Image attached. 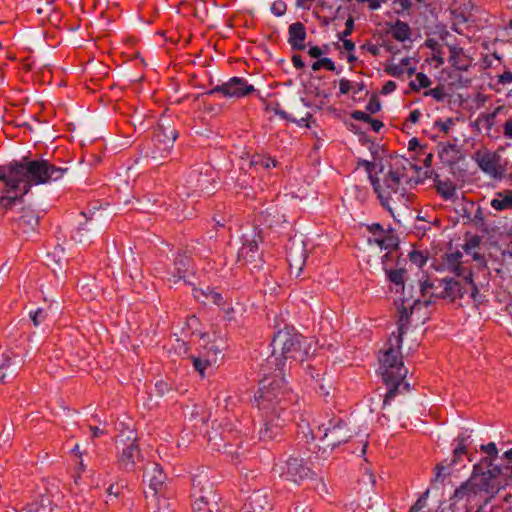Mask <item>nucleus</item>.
Masks as SVG:
<instances>
[{
    "label": "nucleus",
    "instance_id": "bb28decb",
    "mask_svg": "<svg viewBox=\"0 0 512 512\" xmlns=\"http://www.w3.org/2000/svg\"><path fill=\"white\" fill-rule=\"evenodd\" d=\"M261 236L254 234L251 239L245 237L242 247L238 252L239 258H242L245 262H252L259 250V243L261 242Z\"/></svg>",
    "mask_w": 512,
    "mask_h": 512
},
{
    "label": "nucleus",
    "instance_id": "f03ea898",
    "mask_svg": "<svg viewBox=\"0 0 512 512\" xmlns=\"http://www.w3.org/2000/svg\"><path fill=\"white\" fill-rule=\"evenodd\" d=\"M277 368L271 375H264L260 381L258 395L255 396L258 408L265 417L264 427L260 430V439L264 441L276 438L284 425L285 419L281 413L286 409V403L291 400V391L287 388L283 368Z\"/></svg>",
    "mask_w": 512,
    "mask_h": 512
},
{
    "label": "nucleus",
    "instance_id": "774afa93",
    "mask_svg": "<svg viewBox=\"0 0 512 512\" xmlns=\"http://www.w3.org/2000/svg\"><path fill=\"white\" fill-rule=\"evenodd\" d=\"M366 109L370 112V113H376L379 111L380 109V104L379 102L377 101H370L367 106H366Z\"/></svg>",
    "mask_w": 512,
    "mask_h": 512
},
{
    "label": "nucleus",
    "instance_id": "338daca9",
    "mask_svg": "<svg viewBox=\"0 0 512 512\" xmlns=\"http://www.w3.org/2000/svg\"><path fill=\"white\" fill-rule=\"evenodd\" d=\"M368 124H370L371 129L375 132H379L380 129L383 127V123L380 120L373 119L372 117Z\"/></svg>",
    "mask_w": 512,
    "mask_h": 512
},
{
    "label": "nucleus",
    "instance_id": "09e8293b",
    "mask_svg": "<svg viewBox=\"0 0 512 512\" xmlns=\"http://www.w3.org/2000/svg\"><path fill=\"white\" fill-rule=\"evenodd\" d=\"M501 134L506 139L512 140V119L508 118L502 123Z\"/></svg>",
    "mask_w": 512,
    "mask_h": 512
},
{
    "label": "nucleus",
    "instance_id": "20e7f679",
    "mask_svg": "<svg viewBox=\"0 0 512 512\" xmlns=\"http://www.w3.org/2000/svg\"><path fill=\"white\" fill-rule=\"evenodd\" d=\"M67 168L58 167L46 159L32 160L23 157L0 166V180H7L9 189H22L28 194L33 186L58 181L67 172Z\"/></svg>",
    "mask_w": 512,
    "mask_h": 512
},
{
    "label": "nucleus",
    "instance_id": "dca6fc26",
    "mask_svg": "<svg viewBox=\"0 0 512 512\" xmlns=\"http://www.w3.org/2000/svg\"><path fill=\"white\" fill-rule=\"evenodd\" d=\"M444 286H438L439 292L444 293V299H449L450 301L454 302L457 299L464 298L465 294L469 292V297L473 300H476V298H473L471 296V289L466 284V281H463L462 284L459 281H455L453 279H443ZM478 294H475V297H477Z\"/></svg>",
    "mask_w": 512,
    "mask_h": 512
},
{
    "label": "nucleus",
    "instance_id": "e433bc0d",
    "mask_svg": "<svg viewBox=\"0 0 512 512\" xmlns=\"http://www.w3.org/2000/svg\"><path fill=\"white\" fill-rule=\"evenodd\" d=\"M423 96L431 97L436 102L439 103L445 102L450 97L449 93L447 92V89L442 84H439L432 89L424 91Z\"/></svg>",
    "mask_w": 512,
    "mask_h": 512
},
{
    "label": "nucleus",
    "instance_id": "5fc2aeb1",
    "mask_svg": "<svg viewBox=\"0 0 512 512\" xmlns=\"http://www.w3.org/2000/svg\"><path fill=\"white\" fill-rule=\"evenodd\" d=\"M479 243H480V240L477 236L475 237H472L470 240H468L465 245H464V250L466 253H471L472 251H474L476 248H478L479 246Z\"/></svg>",
    "mask_w": 512,
    "mask_h": 512
},
{
    "label": "nucleus",
    "instance_id": "a211bd4d",
    "mask_svg": "<svg viewBox=\"0 0 512 512\" xmlns=\"http://www.w3.org/2000/svg\"><path fill=\"white\" fill-rule=\"evenodd\" d=\"M245 512H270L272 504L267 492L254 491L244 504Z\"/></svg>",
    "mask_w": 512,
    "mask_h": 512
},
{
    "label": "nucleus",
    "instance_id": "9d476101",
    "mask_svg": "<svg viewBox=\"0 0 512 512\" xmlns=\"http://www.w3.org/2000/svg\"><path fill=\"white\" fill-rule=\"evenodd\" d=\"M255 91L253 85L248 84L242 77H232L221 85H216L207 92L208 95L221 94L226 98H243Z\"/></svg>",
    "mask_w": 512,
    "mask_h": 512
},
{
    "label": "nucleus",
    "instance_id": "a19ab883",
    "mask_svg": "<svg viewBox=\"0 0 512 512\" xmlns=\"http://www.w3.org/2000/svg\"><path fill=\"white\" fill-rule=\"evenodd\" d=\"M454 125L455 120L453 118H446L445 120L438 119L434 123V127L443 135H447Z\"/></svg>",
    "mask_w": 512,
    "mask_h": 512
},
{
    "label": "nucleus",
    "instance_id": "de8ad7c7",
    "mask_svg": "<svg viewBox=\"0 0 512 512\" xmlns=\"http://www.w3.org/2000/svg\"><path fill=\"white\" fill-rule=\"evenodd\" d=\"M367 230L374 236V238L381 237L387 232V230H385L379 223L368 225Z\"/></svg>",
    "mask_w": 512,
    "mask_h": 512
},
{
    "label": "nucleus",
    "instance_id": "680f3d73",
    "mask_svg": "<svg viewBox=\"0 0 512 512\" xmlns=\"http://www.w3.org/2000/svg\"><path fill=\"white\" fill-rule=\"evenodd\" d=\"M292 63L296 69H303L305 67V63L300 55H293Z\"/></svg>",
    "mask_w": 512,
    "mask_h": 512
},
{
    "label": "nucleus",
    "instance_id": "b1692460",
    "mask_svg": "<svg viewBox=\"0 0 512 512\" xmlns=\"http://www.w3.org/2000/svg\"><path fill=\"white\" fill-rule=\"evenodd\" d=\"M449 59L450 65L459 71H466L472 63V59L465 53L463 48L458 46H449Z\"/></svg>",
    "mask_w": 512,
    "mask_h": 512
},
{
    "label": "nucleus",
    "instance_id": "4be33fe9",
    "mask_svg": "<svg viewBox=\"0 0 512 512\" xmlns=\"http://www.w3.org/2000/svg\"><path fill=\"white\" fill-rule=\"evenodd\" d=\"M192 260L186 253H178L173 262V270L171 271L172 281L174 283L185 279L189 272H192Z\"/></svg>",
    "mask_w": 512,
    "mask_h": 512
},
{
    "label": "nucleus",
    "instance_id": "cd10ccee",
    "mask_svg": "<svg viewBox=\"0 0 512 512\" xmlns=\"http://www.w3.org/2000/svg\"><path fill=\"white\" fill-rule=\"evenodd\" d=\"M390 253H386L382 257L383 269L385 271L387 279L395 284L398 288H404V275L405 270L403 268L393 269L392 265L389 264Z\"/></svg>",
    "mask_w": 512,
    "mask_h": 512
},
{
    "label": "nucleus",
    "instance_id": "c9c22d12",
    "mask_svg": "<svg viewBox=\"0 0 512 512\" xmlns=\"http://www.w3.org/2000/svg\"><path fill=\"white\" fill-rule=\"evenodd\" d=\"M276 165V159L263 154H254L250 159V166L255 168H263L268 170L271 167H276Z\"/></svg>",
    "mask_w": 512,
    "mask_h": 512
},
{
    "label": "nucleus",
    "instance_id": "2f4dec72",
    "mask_svg": "<svg viewBox=\"0 0 512 512\" xmlns=\"http://www.w3.org/2000/svg\"><path fill=\"white\" fill-rule=\"evenodd\" d=\"M39 224V217L34 210L23 209L22 214L18 219V226L23 229V232L34 230Z\"/></svg>",
    "mask_w": 512,
    "mask_h": 512
},
{
    "label": "nucleus",
    "instance_id": "412c9836",
    "mask_svg": "<svg viewBox=\"0 0 512 512\" xmlns=\"http://www.w3.org/2000/svg\"><path fill=\"white\" fill-rule=\"evenodd\" d=\"M209 183L207 175H203L198 169H192L188 172L185 179L186 195L190 196L197 192L203 191Z\"/></svg>",
    "mask_w": 512,
    "mask_h": 512
},
{
    "label": "nucleus",
    "instance_id": "2eb2a0df",
    "mask_svg": "<svg viewBox=\"0 0 512 512\" xmlns=\"http://www.w3.org/2000/svg\"><path fill=\"white\" fill-rule=\"evenodd\" d=\"M78 226L72 232V239L78 243H90L92 240V236L94 232H97L99 229L96 227L95 223L97 219L95 218V213L92 212L87 215L85 212H81L79 214Z\"/></svg>",
    "mask_w": 512,
    "mask_h": 512
},
{
    "label": "nucleus",
    "instance_id": "a18cd8bd",
    "mask_svg": "<svg viewBox=\"0 0 512 512\" xmlns=\"http://www.w3.org/2000/svg\"><path fill=\"white\" fill-rule=\"evenodd\" d=\"M354 85L353 82H351L348 79L342 78L339 80V92L341 95H346L349 92L353 91L354 93H357V91H354Z\"/></svg>",
    "mask_w": 512,
    "mask_h": 512
},
{
    "label": "nucleus",
    "instance_id": "f704fd0d",
    "mask_svg": "<svg viewBox=\"0 0 512 512\" xmlns=\"http://www.w3.org/2000/svg\"><path fill=\"white\" fill-rule=\"evenodd\" d=\"M493 496L489 495H482V499L476 506H472L471 509H468L466 511L465 509L461 510H454V507L452 506V502L450 503V507L453 512H504L503 508L501 506H490L487 510V502L490 500ZM452 501V498L450 499Z\"/></svg>",
    "mask_w": 512,
    "mask_h": 512
},
{
    "label": "nucleus",
    "instance_id": "f8f14e48",
    "mask_svg": "<svg viewBox=\"0 0 512 512\" xmlns=\"http://www.w3.org/2000/svg\"><path fill=\"white\" fill-rule=\"evenodd\" d=\"M472 159L478 167L493 179H501L504 174L500 160L501 157L496 152L489 150H477L474 152Z\"/></svg>",
    "mask_w": 512,
    "mask_h": 512
},
{
    "label": "nucleus",
    "instance_id": "58836bf2",
    "mask_svg": "<svg viewBox=\"0 0 512 512\" xmlns=\"http://www.w3.org/2000/svg\"><path fill=\"white\" fill-rule=\"evenodd\" d=\"M438 193L446 200L456 197V187L449 181H441L437 184Z\"/></svg>",
    "mask_w": 512,
    "mask_h": 512
},
{
    "label": "nucleus",
    "instance_id": "f3484780",
    "mask_svg": "<svg viewBox=\"0 0 512 512\" xmlns=\"http://www.w3.org/2000/svg\"><path fill=\"white\" fill-rule=\"evenodd\" d=\"M0 211L7 212L17 203H22L26 194H22V189H9L7 180H0Z\"/></svg>",
    "mask_w": 512,
    "mask_h": 512
},
{
    "label": "nucleus",
    "instance_id": "37998d69",
    "mask_svg": "<svg viewBox=\"0 0 512 512\" xmlns=\"http://www.w3.org/2000/svg\"><path fill=\"white\" fill-rule=\"evenodd\" d=\"M411 263L415 264L418 268H422L427 261V258L419 251H412L409 253Z\"/></svg>",
    "mask_w": 512,
    "mask_h": 512
},
{
    "label": "nucleus",
    "instance_id": "39448f33",
    "mask_svg": "<svg viewBox=\"0 0 512 512\" xmlns=\"http://www.w3.org/2000/svg\"><path fill=\"white\" fill-rule=\"evenodd\" d=\"M402 339L395 336V332L389 337L382 355L379 358L380 371L383 381L388 386L383 405H388L396 396L400 385L407 375L401 356Z\"/></svg>",
    "mask_w": 512,
    "mask_h": 512
},
{
    "label": "nucleus",
    "instance_id": "0e129e2a",
    "mask_svg": "<svg viewBox=\"0 0 512 512\" xmlns=\"http://www.w3.org/2000/svg\"><path fill=\"white\" fill-rule=\"evenodd\" d=\"M432 59L434 62H436L437 66H441L444 64V58L441 54V51L439 49L433 51Z\"/></svg>",
    "mask_w": 512,
    "mask_h": 512
},
{
    "label": "nucleus",
    "instance_id": "3c124183",
    "mask_svg": "<svg viewBox=\"0 0 512 512\" xmlns=\"http://www.w3.org/2000/svg\"><path fill=\"white\" fill-rule=\"evenodd\" d=\"M209 290H212L210 287H207L206 289L201 288H195L193 290V295L197 300L205 301L209 299Z\"/></svg>",
    "mask_w": 512,
    "mask_h": 512
},
{
    "label": "nucleus",
    "instance_id": "0eeeda50",
    "mask_svg": "<svg viewBox=\"0 0 512 512\" xmlns=\"http://www.w3.org/2000/svg\"><path fill=\"white\" fill-rule=\"evenodd\" d=\"M117 460L118 469L126 472L135 471L139 464L143 462V454L140 450L137 435L130 430L125 436H117Z\"/></svg>",
    "mask_w": 512,
    "mask_h": 512
},
{
    "label": "nucleus",
    "instance_id": "49530a36",
    "mask_svg": "<svg viewBox=\"0 0 512 512\" xmlns=\"http://www.w3.org/2000/svg\"><path fill=\"white\" fill-rule=\"evenodd\" d=\"M29 316H30L34 326H38L46 318V312L43 309L38 308L35 311H31L29 313Z\"/></svg>",
    "mask_w": 512,
    "mask_h": 512
},
{
    "label": "nucleus",
    "instance_id": "4c0bfd02",
    "mask_svg": "<svg viewBox=\"0 0 512 512\" xmlns=\"http://www.w3.org/2000/svg\"><path fill=\"white\" fill-rule=\"evenodd\" d=\"M432 84L431 79L423 72H418L415 74V79L409 83L410 88L419 92L421 89H426Z\"/></svg>",
    "mask_w": 512,
    "mask_h": 512
},
{
    "label": "nucleus",
    "instance_id": "4468645a",
    "mask_svg": "<svg viewBox=\"0 0 512 512\" xmlns=\"http://www.w3.org/2000/svg\"><path fill=\"white\" fill-rule=\"evenodd\" d=\"M466 454L467 450L466 445L464 444V439H459V443L455 447L451 459H446L436 465L434 481H443L447 476L451 475L454 467L461 464L463 457Z\"/></svg>",
    "mask_w": 512,
    "mask_h": 512
},
{
    "label": "nucleus",
    "instance_id": "4d7b16f0",
    "mask_svg": "<svg viewBox=\"0 0 512 512\" xmlns=\"http://www.w3.org/2000/svg\"><path fill=\"white\" fill-rule=\"evenodd\" d=\"M361 49L362 50H366L372 56H378L380 54V48L377 45H375L373 43H370V42H367V43L363 44L361 46Z\"/></svg>",
    "mask_w": 512,
    "mask_h": 512
},
{
    "label": "nucleus",
    "instance_id": "603ef678",
    "mask_svg": "<svg viewBox=\"0 0 512 512\" xmlns=\"http://www.w3.org/2000/svg\"><path fill=\"white\" fill-rule=\"evenodd\" d=\"M351 118L365 123H368L371 120V116L368 113L360 110L353 111L351 113Z\"/></svg>",
    "mask_w": 512,
    "mask_h": 512
},
{
    "label": "nucleus",
    "instance_id": "e2e57ef3",
    "mask_svg": "<svg viewBox=\"0 0 512 512\" xmlns=\"http://www.w3.org/2000/svg\"><path fill=\"white\" fill-rule=\"evenodd\" d=\"M308 54L312 58H319L323 54V51L318 46H312L308 49Z\"/></svg>",
    "mask_w": 512,
    "mask_h": 512
},
{
    "label": "nucleus",
    "instance_id": "473e14b6",
    "mask_svg": "<svg viewBox=\"0 0 512 512\" xmlns=\"http://www.w3.org/2000/svg\"><path fill=\"white\" fill-rule=\"evenodd\" d=\"M52 501L49 496L41 495L39 499L26 504L25 512H51Z\"/></svg>",
    "mask_w": 512,
    "mask_h": 512
},
{
    "label": "nucleus",
    "instance_id": "9b49d317",
    "mask_svg": "<svg viewBox=\"0 0 512 512\" xmlns=\"http://www.w3.org/2000/svg\"><path fill=\"white\" fill-rule=\"evenodd\" d=\"M275 471L283 479L294 483H299L312 474L311 469L304 464L303 460L296 457H289L286 461L276 464Z\"/></svg>",
    "mask_w": 512,
    "mask_h": 512
},
{
    "label": "nucleus",
    "instance_id": "393cba45",
    "mask_svg": "<svg viewBox=\"0 0 512 512\" xmlns=\"http://www.w3.org/2000/svg\"><path fill=\"white\" fill-rule=\"evenodd\" d=\"M420 302V300H415L413 301V304L408 303V305H406L405 301H403L401 306L398 307V329L397 333H395V336H400V339H402L403 334L409 327L410 315L412 314L414 307L419 305Z\"/></svg>",
    "mask_w": 512,
    "mask_h": 512
},
{
    "label": "nucleus",
    "instance_id": "79ce46f5",
    "mask_svg": "<svg viewBox=\"0 0 512 512\" xmlns=\"http://www.w3.org/2000/svg\"><path fill=\"white\" fill-rule=\"evenodd\" d=\"M321 68H325L328 71H335V63L330 58H321L312 64L313 71H319Z\"/></svg>",
    "mask_w": 512,
    "mask_h": 512
},
{
    "label": "nucleus",
    "instance_id": "5701e85b",
    "mask_svg": "<svg viewBox=\"0 0 512 512\" xmlns=\"http://www.w3.org/2000/svg\"><path fill=\"white\" fill-rule=\"evenodd\" d=\"M206 355L204 357L192 356V364L194 369L199 372L201 376H204L205 370L212 364L217 362L218 354L221 352L215 345H211L206 348Z\"/></svg>",
    "mask_w": 512,
    "mask_h": 512
},
{
    "label": "nucleus",
    "instance_id": "69168bd1",
    "mask_svg": "<svg viewBox=\"0 0 512 512\" xmlns=\"http://www.w3.org/2000/svg\"><path fill=\"white\" fill-rule=\"evenodd\" d=\"M358 164H359V166L364 167V168H365V170H366L369 174H371V173H372V171H373V169H374V167H375L374 163H372V162H370V161H368V160H361V161H359V162H358ZM370 176H371V175H369V177H370Z\"/></svg>",
    "mask_w": 512,
    "mask_h": 512
},
{
    "label": "nucleus",
    "instance_id": "13d9d810",
    "mask_svg": "<svg viewBox=\"0 0 512 512\" xmlns=\"http://www.w3.org/2000/svg\"><path fill=\"white\" fill-rule=\"evenodd\" d=\"M397 88V85L394 81H387L383 87H382V90H381V93L383 95H388V94H391L392 92H394Z\"/></svg>",
    "mask_w": 512,
    "mask_h": 512
},
{
    "label": "nucleus",
    "instance_id": "f257e3e1",
    "mask_svg": "<svg viewBox=\"0 0 512 512\" xmlns=\"http://www.w3.org/2000/svg\"><path fill=\"white\" fill-rule=\"evenodd\" d=\"M486 454L473 466L470 478L458 487L452 496L454 510L471 509L482 499V495L494 496L508 486L512 480V466L496 464L498 449L494 442L481 445Z\"/></svg>",
    "mask_w": 512,
    "mask_h": 512
},
{
    "label": "nucleus",
    "instance_id": "6ab92c4d",
    "mask_svg": "<svg viewBox=\"0 0 512 512\" xmlns=\"http://www.w3.org/2000/svg\"><path fill=\"white\" fill-rule=\"evenodd\" d=\"M177 136L178 133L174 128H166L161 124L154 132V141L159 149L169 152L172 149Z\"/></svg>",
    "mask_w": 512,
    "mask_h": 512
},
{
    "label": "nucleus",
    "instance_id": "aec40b11",
    "mask_svg": "<svg viewBox=\"0 0 512 512\" xmlns=\"http://www.w3.org/2000/svg\"><path fill=\"white\" fill-rule=\"evenodd\" d=\"M444 286L443 279H425L420 284V290L423 297V302L427 306L430 303L434 302L436 299L443 298L444 293L439 292L438 286Z\"/></svg>",
    "mask_w": 512,
    "mask_h": 512
},
{
    "label": "nucleus",
    "instance_id": "6e6d98bb",
    "mask_svg": "<svg viewBox=\"0 0 512 512\" xmlns=\"http://www.w3.org/2000/svg\"><path fill=\"white\" fill-rule=\"evenodd\" d=\"M208 295L210 296L208 301H211L213 304L220 307L223 305V297L219 292L215 290H209Z\"/></svg>",
    "mask_w": 512,
    "mask_h": 512
},
{
    "label": "nucleus",
    "instance_id": "7ed1b4c3",
    "mask_svg": "<svg viewBox=\"0 0 512 512\" xmlns=\"http://www.w3.org/2000/svg\"><path fill=\"white\" fill-rule=\"evenodd\" d=\"M407 165H411L407 159L395 157L386 172L381 169L380 177L370 176L371 184L381 206L394 219H396V212L408 209L414 197L406 188V184L409 182Z\"/></svg>",
    "mask_w": 512,
    "mask_h": 512
},
{
    "label": "nucleus",
    "instance_id": "7c9ffc66",
    "mask_svg": "<svg viewBox=\"0 0 512 512\" xmlns=\"http://www.w3.org/2000/svg\"><path fill=\"white\" fill-rule=\"evenodd\" d=\"M149 482V487L157 493L165 481V474L161 466L157 463H152L150 471H147L146 475Z\"/></svg>",
    "mask_w": 512,
    "mask_h": 512
},
{
    "label": "nucleus",
    "instance_id": "6e6552de",
    "mask_svg": "<svg viewBox=\"0 0 512 512\" xmlns=\"http://www.w3.org/2000/svg\"><path fill=\"white\" fill-rule=\"evenodd\" d=\"M313 437L326 441V446L334 449L340 444L348 442L352 433L343 419L333 417L327 423L319 425L317 430L313 431Z\"/></svg>",
    "mask_w": 512,
    "mask_h": 512
},
{
    "label": "nucleus",
    "instance_id": "ea45409f",
    "mask_svg": "<svg viewBox=\"0 0 512 512\" xmlns=\"http://www.w3.org/2000/svg\"><path fill=\"white\" fill-rule=\"evenodd\" d=\"M211 507L212 503H209L208 499L202 495L196 497L192 504V509L194 512H208Z\"/></svg>",
    "mask_w": 512,
    "mask_h": 512
},
{
    "label": "nucleus",
    "instance_id": "052dcab7",
    "mask_svg": "<svg viewBox=\"0 0 512 512\" xmlns=\"http://www.w3.org/2000/svg\"><path fill=\"white\" fill-rule=\"evenodd\" d=\"M345 26V30L340 34V39L347 37L352 33L354 21L351 17L347 19Z\"/></svg>",
    "mask_w": 512,
    "mask_h": 512
},
{
    "label": "nucleus",
    "instance_id": "c85d7f7f",
    "mask_svg": "<svg viewBox=\"0 0 512 512\" xmlns=\"http://www.w3.org/2000/svg\"><path fill=\"white\" fill-rule=\"evenodd\" d=\"M381 249L388 250L387 253H390V259L393 257H397V249L399 245L398 237L395 235L392 229L387 230V232L381 237H376L373 240Z\"/></svg>",
    "mask_w": 512,
    "mask_h": 512
},
{
    "label": "nucleus",
    "instance_id": "a878e982",
    "mask_svg": "<svg viewBox=\"0 0 512 512\" xmlns=\"http://www.w3.org/2000/svg\"><path fill=\"white\" fill-rule=\"evenodd\" d=\"M288 42L295 50H303L305 48L306 28L303 23L295 22L289 26Z\"/></svg>",
    "mask_w": 512,
    "mask_h": 512
},
{
    "label": "nucleus",
    "instance_id": "864d4df0",
    "mask_svg": "<svg viewBox=\"0 0 512 512\" xmlns=\"http://www.w3.org/2000/svg\"><path fill=\"white\" fill-rule=\"evenodd\" d=\"M411 7L410 0H394V9L397 13L408 10Z\"/></svg>",
    "mask_w": 512,
    "mask_h": 512
},
{
    "label": "nucleus",
    "instance_id": "c756f323",
    "mask_svg": "<svg viewBox=\"0 0 512 512\" xmlns=\"http://www.w3.org/2000/svg\"><path fill=\"white\" fill-rule=\"evenodd\" d=\"M491 207L498 212L512 210V190L504 189L495 193L490 202Z\"/></svg>",
    "mask_w": 512,
    "mask_h": 512
},
{
    "label": "nucleus",
    "instance_id": "bf43d9fd",
    "mask_svg": "<svg viewBox=\"0 0 512 512\" xmlns=\"http://www.w3.org/2000/svg\"><path fill=\"white\" fill-rule=\"evenodd\" d=\"M421 116H422V113L420 112V110H418V109L412 110L410 112L405 124H407L408 122L411 124H416L419 121V119L421 118Z\"/></svg>",
    "mask_w": 512,
    "mask_h": 512
},
{
    "label": "nucleus",
    "instance_id": "ddd939ff",
    "mask_svg": "<svg viewBox=\"0 0 512 512\" xmlns=\"http://www.w3.org/2000/svg\"><path fill=\"white\" fill-rule=\"evenodd\" d=\"M461 259L462 253L460 251H456L454 253L447 254L443 263L447 270L458 277H462L463 281H466V284L471 289V296L475 298V294H479V291L473 281V274L470 269L463 266Z\"/></svg>",
    "mask_w": 512,
    "mask_h": 512
},
{
    "label": "nucleus",
    "instance_id": "1a4fd4ad",
    "mask_svg": "<svg viewBox=\"0 0 512 512\" xmlns=\"http://www.w3.org/2000/svg\"><path fill=\"white\" fill-rule=\"evenodd\" d=\"M506 112L507 110L503 105L495 107L492 111L481 112L475 120V126L479 131H484L488 138L499 139L502 128L500 116L506 114Z\"/></svg>",
    "mask_w": 512,
    "mask_h": 512
},
{
    "label": "nucleus",
    "instance_id": "72a5a7b5",
    "mask_svg": "<svg viewBox=\"0 0 512 512\" xmlns=\"http://www.w3.org/2000/svg\"><path fill=\"white\" fill-rule=\"evenodd\" d=\"M390 33L395 40L404 42L410 38L411 29L406 22L397 20L394 24L391 25Z\"/></svg>",
    "mask_w": 512,
    "mask_h": 512
},
{
    "label": "nucleus",
    "instance_id": "8fccbe9b",
    "mask_svg": "<svg viewBox=\"0 0 512 512\" xmlns=\"http://www.w3.org/2000/svg\"><path fill=\"white\" fill-rule=\"evenodd\" d=\"M497 83L503 86L512 84V72L505 70L502 74L497 76Z\"/></svg>",
    "mask_w": 512,
    "mask_h": 512
},
{
    "label": "nucleus",
    "instance_id": "c03bdc74",
    "mask_svg": "<svg viewBox=\"0 0 512 512\" xmlns=\"http://www.w3.org/2000/svg\"><path fill=\"white\" fill-rule=\"evenodd\" d=\"M286 9H287L286 3L282 0H276L271 5V12L275 16H278V17L284 15L286 12Z\"/></svg>",
    "mask_w": 512,
    "mask_h": 512
},
{
    "label": "nucleus",
    "instance_id": "423d86ee",
    "mask_svg": "<svg viewBox=\"0 0 512 512\" xmlns=\"http://www.w3.org/2000/svg\"><path fill=\"white\" fill-rule=\"evenodd\" d=\"M274 351L279 348L285 360L303 362L310 354L311 346L303 335L294 331L293 328L285 327L279 330L272 341Z\"/></svg>",
    "mask_w": 512,
    "mask_h": 512
}]
</instances>
